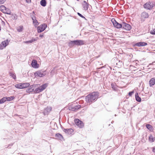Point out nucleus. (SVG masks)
Returning <instances> with one entry per match:
<instances>
[{
	"label": "nucleus",
	"instance_id": "cd10ccee",
	"mask_svg": "<svg viewBox=\"0 0 155 155\" xmlns=\"http://www.w3.org/2000/svg\"><path fill=\"white\" fill-rule=\"evenodd\" d=\"M47 87V85L46 84H44L42 85L41 86H40V87L41 91H42L45 89Z\"/></svg>",
	"mask_w": 155,
	"mask_h": 155
},
{
	"label": "nucleus",
	"instance_id": "c9c22d12",
	"mask_svg": "<svg viewBox=\"0 0 155 155\" xmlns=\"http://www.w3.org/2000/svg\"><path fill=\"white\" fill-rule=\"evenodd\" d=\"M150 32L151 34L155 35V29H153L152 31H151Z\"/></svg>",
	"mask_w": 155,
	"mask_h": 155
},
{
	"label": "nucleus",
	"instance_id": "2eb2a0df",
	"mask_svg": "<svg viewBox=\"0 0 155 155\" xmlns=\"http://www.w3.org/2000/svg\"><path fill=\"white\" fill-rule=\"evenodd\" d=\"M88 4L86 2V1H83V8L85 10H87L88 9Z\"/></svg>",
	"mask_w": 155,
	"mask_h": 155
},
{
	"label": "nucleus",
	"instance_id": "412c9836",
	"mask_svg": "<svg viewBox=\"0 0 155 155\" xmlns=\"http://www.w3.org/2000/svg\"><path fill=\"white\" fill-rule=\"evenodd\" d=\"M149 140L150 142H153L155 140V137L150 135L149 137Z\"/></svg>",
	"mask_w": 155,
	"mask_h": 155
},
{
	"label": "nucleus",
	"instance_id": "7ed1b4c3",
	"mask_svg": "<svg viewBox=\"0 0 155 155\" xmlns=\"http://www.w3.org/2000/svg\"><path fill=\"white\" fill-rule=\"evenodd\" d=\"M153 6L154 4L153 2H149L145 4L143 7L145 9L150 10L153 8Z\"/></svg>",
	"mask_w": 155,
	"mask_h": 155
},
{
	"label": "nucleus",
	"instance_id": "c756f323",
	"mask_svg": "<svg viewBox=\"0 0 155 155\" xmlns=\"http://www.w3.org/2000/svg\"><path fill=\"white\" fill-rule=\"evenodd\" d=\"M6 7L4 5H1L0 6V10L1 11L3 12L4 13V11H5V10L6 9Z\"/></svg>",
	"mask_w": 155,
	"mask_h": 155
},
{
	"label": "nucleus",
	"instance_id": "39448f33",
	"mask_svg": "<svg viewBox=\"0 0 155 155\" xmlns=\"http://www.w3.org/2000/svg\"><path fill=\"white\" fill-rule=\"evenodd\" d=\"M75 124L80 128H82L84 127V124L82 122L78 119H75L74 120Z\"/></svg>",
	"mask_w": 155,
	"mask_h": 155
},
{
	"label": "nucleus",
	"instance_id": "2f4dec72",
	"mask_svg": "<svg viewBox=\"0 0 155 155\" xmlns=\"http://www.w3.org/2000/svg\"><path fill=\"white\" fill-rule=\"evenodd\" d=\"M0 101L2 104L5 102L6 101L5 97H4L0 100Z\"/></svg>",
	"mask_w": 155,
	"mask_h": 155
},
{
	"label": "nucleus",
	"instance_id": "49530a36",
	"mask_svg": "<svg viewBox=\"0 0 155 155\" xmlns=\"http://www.w3.org/2000/svg\"><path fill=\"white\" fill-rule=\"evenodd\" d=\"M154 112H155V110H154Z\"/></svg>",
	"mask_w": 155,
	"mask_h": 155
},
{
	"label": "nucleus",
	"instance_id": "79ce46f5",
	"mask_svg": "<svg viewBox=\"0 0 155 155\" xmlns=\"http://www.w3.org/2000/svg\"><path fill=\"white\" fill-rule=\"evenodd\" d=\"M26 2L27 3H29L31 2V0H26Z\"/></svg>",
	"mask_w": 155,
	"mask_h": 155
},
{
	"label": "nucleus",
	"instance_id": "0eeeda50",
	"mask_svg": "<svg viewBox=\"0 0 155 155\" xmlns=\"http://www.w3.org/2000/svg\"><path fill=\"white\" fill-rule=\"evenodd\" d=\"M111 21L113 24L114 26L117 28H120L122 27V24H120L117 22L114 18H112Z\"/></svg>",
	"mask_w": 155,
	"mask_h": 155
},
{
	"label": "nucleus",
	"instance_id": "1a4fd4ad",
	"mask_svg": "<svg viewBox=\"0 0 155 155\" xmlns=\"http://www.w3.org/2000/svg\"><path fill=\"white\" fill-rule=\"evenodd\" d=\"M9 42L7 39L2 41L0 45V49L2 50L5 48L8 45Z\"/></svg>",
	"mask_w": 155,
	"mask_h": 155
},
{
	"label": "nucleus",
	"instance_id": "4c0bfd02",
	"mask_svg": "<svg viewBox=\"0 0 155 155\" xmlns=\"http://www.w3.org/2000/svg\"><path fill=\"white\" fill-rule=\"evenodd\" d=\"M111 87H112V88L114 90H116V87H115V86H114V84H111Z\"/></svg>",
	"mask_w": 155,
	"mask_h": 155
},
{
	"label": "nucleus",
	"instance_id": "ea45409f",
	"mask_svg": "<svg viewBox=\"0 0 155 155\" xmlns=\"http://www.w3.org/2000/svg\"><path fill=\"white\" fill-rule=\"evenodd\" d=\"M134 91H131L129 92V96H131V95H132V94L134 93Z\"/></svg>",
	"mask_w": 155,
	"mask_h": 155
},
{
	"label": "nucleus",
	"instance_id": "f257e3e1",
	"mask_svg": "<svg viewBox=\"0 0 155 155\" xmlns=\"http://www.w3.org/2000/svg\"><path fill=\"white\" fill-rule=\"evenodd\" d=\"M98 93L97 92H92L87 95L85 98L86 102L91 104L94 101H96L98 97Z\"/></svg>",
	"mask_w": 155,
	"mask_h": 155
},
{
	"label": "nucleus",
	"instance_id": "a211bd4d",
	"mask_svg": "<svg viewBox=\"0 0 155 155\" xmlns=\"http://www.w3.org/2000/svg\"><path fill=\"white\" fill-rule=\"evenodd\" d=\"M155 84V79L154 78H151L149 81V84L150 87L153 85Z\"/></svg>",
	"mask_w": 155,
	"mask_h": 155
},
{
	"label": "nucleus",
	"instance_id": "f8f14e48",
	"mask_svg": "<svg viewBox=\"0 0 155 155\" xmlns=\"http://www.w3.org/2000/svg\"><path fill=\"white\" fill-rule=\"evenodd\" d=\"M81 107L80 105H72L70 107L69 110L72 111H75L76 110H78Z\"/></svg>",
	"mask_w": 155,
	"mask_h": 155
},
{
	"label": "nucleus",
	"instance_id": "f3484780",
	"mask_svg": "<svg viewBox=\"0 0 155 155\" xmlns=\"http://www.w3.org/2000/svg\"><path fill=\"white\" fill-rule=\"evenodd\" d=\"M64 131L66 134H71L73 132V130L72 129H64Z\"/></svg>",
	"mask_w": 155,
	"mask_h": 155
},
{
	"label": "nucleus",
	"instance_id": "f03ea898",
	"mask_svg": "<svg viewBox=\"0 0 155 155\" xmlns=\"http://www.w3.org/2000/svg\"><path fill=\"white\" fill-rule=\"evenodd\" d=\"M30 85L29 83H20L16 84L15 87L18 89H23L28 87Z\"/></svg>",
	"mask_w": 155,
	"mask_h": 155
},
{
	"label": "nucleus",
	"instance_id": "e433bc0d",
	"mask_svg": "<svg viewBox=\"0 0 155 155\" xmlns=\"http://www.w3.org/2000/svg\"><path fill=\"white\" fill-rule=\"evenodd\" d=\"M37 39H36L35 38H32V39L31 40H29L30 41V43H32L34 41H36Z\"/></svg>",
	"mask_w": 155,
	"mask_h": 155
},
{
	"label": "nucleus",
	"instance_id": "ddd939ff",
	"mask_svg": "<svg viewBox=\"0 0 155 155\" xmlns=\"http://www.w3.org/2000/svg\"><path fill=\"white\" fill-rule=\"evenodd\" d=\"M28 87L26 89V91L27 93L31 92L34 91V85H31Z\"/></svg>",
	"mask_w": 155,
	"mask_h": 155
},
{
	"label": "nucleus",
	"instance_id": "6ab92c4d",
	"mask_svg": "<svg viewBox=\"0 0 155 155\" xmlns=\"http://www.w3.org/2000/svg\"><path fill=\"white\" fill-rule=\"evenodd\" d=\"M141 17L143 18H147L149 17V15L147 13L144 12L142 13L141 14Z\"/></svg>",
	"mask_w": 155,
	"mask_h": 155
},
{
	"label": "nucleus",
	"instance_id": "bb28decb",
	"mask_svg": "<svg viewBox=\"0 0 155 155\" xmlns=\"http://www.w3.org/2000/svg\"><path fill=\"white\" fill-rule=\"evenodd\" d=\"M4 13L10 15L11 14V12L10 10L8 8H6L5 11H4Z\"/></svg>",
	"mask_w": 155,
	"mask_h": 155
},
{
	"label": "nucleus",
	"instance_id": "58836bf2",
	"mask_svg": "<svg viewBox=\"0 0 155 155\" xmlns=\"http://www.w3.org/2000/svg\"><path fill=\"white\" fill-rule=\"evenodd\" d=\"M6 0H0V4H2L4 3Z\"/></svg>",
	"mask_w": 155,
	"mask_h": 155
},
{
	"label": "nucleus",
	"instance_id": "aec40b11",
	"mask_svg": "<svg viewBox=\"0 0 155 155\" xmlns=\"http://www.w3.org/2000/svg\"><path fill=\"white\" fill-rule=\"evenodd\" d=\"M76 40L71 41L68 43V45L70 47H72L76 45Z\"/></svg>",
	"mask_w": 155,
	"mask_h": 155
},
{
	"label": "nucleus",
	"instance_id": "72a5a7b5",
	"mask_svg": "<svg viewBox=\"0 0 155 155\" xmlns=\"http://www.w3.org/2000/svg\"><path fill=\"white\" fill-rule=\"evenodd\" d=\"M45 110L48 112H50L51 110V107H48Z\"/></svg>",
	"mask_w": 155,
	"mask_h": 155
},
{
	"label": "nucleus",
	"instance_id": "c85d7f7f",
	"mask_svg": "<svg viewBox=\"0 0 155 155\" xmlns=\"http://www.w3.org/2000/svg\"><path fill=\"white\" fill-rule=\"evenodd\" d=\"M135 96L136 101L138 102H140L141 101V99L139 97L137 93L135 94Z\"/></svg>",
	"mask_w": 155,
	"mask_h": 155
},
{
	"label": "nucleus",
	"instance_id": "473e14b6",
	"mask_svg": "<svg viewBox=\"0 0 155 155\" xmlns=\"http://www.w3.org/2000/svg\"><path fill=\"white\" fill-rule=\"evenodd\" d=\"M10 76H11L12 78L14 79H15L16 78V76L13 73H10Z\"/></svg>",
	"mask_w": 155,
	"mask_h": 155
},
{
	"label": "nucleus",
	"instance_id": "20e7f679",
	"mask_svg": "<svg viewBox=\"0 0 155 155\" xmlns=\"http://www.w3.org/2000/svg\"><path fill=\"white\" fill-rule=\"evenodd\" d=\"M47 27V25L45 24H43L37 27V32L40 33L44 31Z\"/></svg>",
	"mask_w": 155,
	"mask_h": 155
},
{
	"label": "nucleus",
	"instance_id": "a878e982",
	"mask_svg": "<svg viewBox=\"0 0 155 155\" xmlns=\"http://www.w3.org/2000/svg\"><path fill=\"white\" fill-rule=\"evenodd\" d=\"M6 101H10L12 100L15 98L14 96H11L10 97H5Z\"/></svg>",
	"mask_w": 155,
	"mask_h": 155
},
{
	"label": "nucleus",
	"instance_id": "4468645a",
	"mask_svg": "<svg viewBox=\"0 0 155 155\" xmlns=\"http://www.w3.org/2000/svg\"><path fill=\"white\" fill-rule=\"evenodd\" d=\"M147 45V43L143 42H140L135 44V45L138 47L143 46Z\"/></svg>",
	"mask_w": 155,
	"mask_h": 155
},
{
	"label": "nucleus",
	"instance_id": "9d476101",
	"mask_svg": "<svg viewBox=\"0 0 155 155\" xmlns=\"http://www.w3.org/2000/svg\"><path fill=\"white\" fill-rule=\"evenodd\" d=\"M122 27L126 30L129 31L131 29V27L129 24L125 22L122 23Z\"/></svg>",
	"mask_w": 155,
	"mask_h": 155
},
{
	"label": "nucleus",
	"instance_id": "37998d69",
	"mask_svg": "<svg viewBox=\"0 0 155 155\" xmlns=\"http://www.w3.org/2000/svg\"><path fill=\"white\" fill-rule=\"evenodd\" d=\"M39 36L40 37H43V35L40 34L39 35Z\"/></svg>",
	"mask_w": 155,
	"mask_h": 155
},
{
	"label": "nucleus",
	"instance_id": "7c9ffc66",
	"mask_svg": "<svg viewBox=\"0 0 155 155\" xmlns=\"http://www.w3.org/2000/svg\"><path fill=\"white\" fill-rule=\"evenodd\" d=\"M23 27L22 26H20L17 29V31L19 32H21L22 31Z\"/></svg>",
	"mask_w": 155,
	"mask_h": 155
},
{
	"label": "nucleus",
	"instance_id": "9b49d317",
	"mask_svg": "<svg viewBox=\"0 0 155 155\" xmlns=\"http://www.w3.org/2000/svg\"><path fill=\"white\" fill-rule=\"evenodd\" d=\"M32 67L35 68H38L39 67V64L37 63V61L36 60H33L31 63Z\"/></svg>",
	"mask_w": 155,
	"mask_h": 155
},
{
	"label": "nucleus",
	"instance_id": "b1692460",
	"mask_svg": "<svg viewBox=\"0 0 155 155\" xmlns=\"http://www.w3.org/2000/svg\"><path fill=\"white\" fill-rule=\"evenodd\" d=\"M56 137H57L60 140H62L63 139V137L62 135L60 134H56Z\"/></svg>",
	"mask_w": 155,
	"mask_h": 155
},
{
	"label": "nucleus",
	"instance_id": "6e6552de",
	"mask_svg": "<svg viewBox=\"0 0 155 155\" xmlns=\"http://www.w3.org/2000/svg\"><path fill=\"white\" fill-rule=\"evenodd\" d=\"M33 15L31 16V17L32 18V20H33V23L35 27H36L37 26H38L39 25V23L38 22L37 20L36 19V17L34 15L35 14V13L34 12H32Z\"/></svg>",
	"mask_w": 155,
	"mask_h": 155
},
{
	"label": "nucleus",
	"instance_id": "5701e85b",
	"mask_svg": "<svg viewBox=\"0 0 155 155\" xmlns=\"http://www.w3.org/2000/svg\"><path fill=\"white\" fill-rule=\"evenodd\" d=\"M147 128L150 131H152L153 130V128L151 125L149 124H147L146 125Z\"/></svg>",
	"mask_w": 155,
	"mask_h": 155
},
{
	"label": "nucleus",
	"instance_id": "a18cd8bd",
	"mask_svg": "<svg viewBox=\"0 0 155 155\" xmlns=\"http://www.w3.org/2000/svg\"><path fill=\"white\" fill-rule=\"evenodd\" d=\"M153 151L155 153V148H153Z\"/></svg>",
	"mask_w": 155,
	"mask_h": 155
},
{
	"label": "nucleus",
	"instance_id": "c03bdc74",
	"mask_svg": "<svg viewBox=\"0 0 155 155\" xmlns=\"http://www.w3.org/2000/svg\"><path fill=\"white\" fill-rule=\"evenodd\" d=\"M155 64V62H153V63H152V64H149V65H151V64Z\"/></svg>",
	"mask_w": 155,
	"mask_h": 155
},
{
	"label": "nucleus",
	"instance_id": "f704fd0d",
	"mask_svg": "<svg viewBox=\"0 0 155 155\" xmlns=\"http://www.w3.org/2000/svg\"><path fill=\"white\" fill-rule=\"evenodd\" d=\"M77 14L79 16H80V17H81L82 18H84V19H85V20H86L85 18L84 17L83 15H82L80 13H79V12H78L77 13Z\"/></svg>",
	"mask_w": 155,
	"mask_h": 155
},
{
	"label": "nucleus",
	"instance_id": "dca6fc26",
	"mask_svg": "<svg viewBox=\"0 0 155 155\" xmlns=\"http://www.w3.org/2000/svg\"><path fill=\"white\" fill-rule=\"evenodd\" d=\"M84 44V41L82 40H76V45H81Z\"/></svg>",
	"mask_w": 155,
	"mask_h": 155
},
{
	"label": "nucleus",
	"instance_id": "423d86ee",
	"mask_svg": "<svg viewBox=\"0 0 155 155\" xmlns=\"http://www.w3.org/2000/svg\"><path fill=\"white\" fill-rule=\"evenodd\" d=\"M45 71H38L35 72L34 73V75L35 77H43L44 76L46 75V74L45 73Z\"/></svg>",
	"mask_w": 155,
	"mask_h": 155
},
{
	"label": "nucleus",
	"instance_id": "393cba45",
	"mask_svg": "<svg viewBox=\"0 0 155 155\" xmlns=\"http://www.w3.org/2000/svg\"><path fill=\"white\" fill-rule=\"evenodd\" d=\"M46 1L45 0H41L40 2L41 5L43 7L46 5Z\"/></svg>",
	"mask_w": 155,
	"mask_h": 155
},
{
	"label": "nucleus",
	"instance_id": "4be33fe9",
	"mask_svg": "<svg viewBox=\"0 0 155 155\" xmlns=\"http://www.w3.org/2000/svg\"><path fill=\"white\" fill-rule=\"evenodd\" d=\"M42 91L40 88L39 87L36 88L35 90L34 91V93H39L41 92Z\"/></svg>",
	"mask_w": 155,
	"mask_h": 155
},
{
	"label": "nucleus",
	"instance_id": "a19ab883",
	"mask_svg": "<svg viewBox=\"0 0 155 155\" xmlns=\"http://www.w3.org/2000/svg\"><path fill=\"white\" fill-rule=\"evenodd\" d=\"M24 43H26V44H28L30 43V41H25L24 42Z\"/></svg>",
	"mask_w": 155,
	"mask_h": 155
},
{
	"label": "nucleus",
	"instance_id": "de8ad7c7",
	"mask_svg": "<svg viewBox=\"0 0 155 155\" xmlns=\"http://www.w3.org/2000/svg\"><path fill=\"white\" fill-rule=\"evenodd\" d=\"M128 155V154H127V155Z\"/></svg>",
	"mask_w": 155,
	"mask_h": 155
}]
</instances>
